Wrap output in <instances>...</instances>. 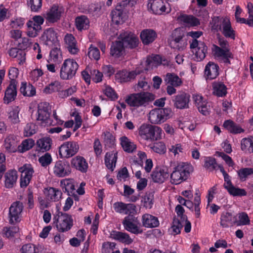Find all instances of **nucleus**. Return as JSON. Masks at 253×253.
<instances>
[{"label":"nucleus","instance_id":"1","mask_svg":"<svg viewBox=\"0 0 253 253\" xmlns=\"http://www.w3.org/2000/svg\"><path fill=\"white\" fill-rule=\"evenodd\" d=\"M155 99V95L154 94L149 92L141 91L130 94L126 99V101L130 106L138 108L146 106Z\"/></svg>","mask_w":253,"mask_h":253},{"label":"nucleus","instance_id":"2","mask_svg":"<svg viewBox=\"0 0 253 253\" xmlns=\"http://www.w3.org/2000/svg\"><path fill=\"white\" fill-rule=\"evenodd\" d=\"M193 171L192 166L185 163H180L174 168L170 174L171 182L173 184H179L186 180L191 172Z\"/></svg>","mask_w":253,"mask_h":253},{"label":"nucleus","instance_id":"3","mask_svg":"<svg viewBox=\"0 0 253 253\" xmlns=\"http://www.w3.org/2000/svg\"><path fill=\"white\" fill-rule=\"evenodd\" d=\"M162 129L159 126L144 124L139 129V134L144 139L152 141L161 139Z\"/></svg>","mask_w":253,"mask_h":253},{"label":"nucleus","instance_id":"4","mask_svg":"<svg viewBox=\"0 0 253 253\" xmlns=\"http://www.w3.org/2000/svg\"><path fill=\"white\" fill-rule=\"evenodd\" d=\"M171 113L169 108H155L150 111L148 120L152 124H160L169 118Z\"/></svg>","mask_w":253,"mask_h":253},{"label":"nucleus","instance_id":"5","mask_svg":"<svg viewBox=\"0 0 253 253\" xmlns=\"http://www.w3.org/2000/svg\"><path fill=\"white\" fill-rule=\"evenodd\" d=\"M53 220V222L56 223L57 230L60 232H64L69 230L73 225L72 216L61 211H57Z\"/></svg>","mask_w":253,"mask_h":253},{"label":"nucleus","instance_id":"6","mask_svg":"<svg viewBox=\"0 0 253 253\" xmlns=\"http://www.w3.org/2000/svg\"><path fill=\"white\" fill-rule=\"evenodd\" d=\"M78 68V63L74 59H66L60 69V78L66 80L72 79L75 76Z\"/></svg>","mask_w":253,"mask_h":253},{"label":"nucleus","instance_id":"7","mask_svg":"<svg viewBox=\"0 0 253 253\" xmlns=\"http://www.w3.org/2000/svg\"><path fill=\"white\" fill-rule=\"evenodd\" d=\"M79 146L75 141L64 142L59 148V154L61 158H69L75 155L79 151Z\"/></svg>","mask_w":253,"mask_h":253},{"label":"nucleus","instance_id":"8","mask_svg":"<svg viewBox=\"0 0 253 253\" xmlns=\"http://www.w3.org/2000/svg\"><path fill=\"white\" fill-rule=\"evenodd\" d=\"M190 47L192 49L194 52L195 50V55L198 61L203 60L207 53L208 47L205 43L202 42H199L197 39H192L190 41Z\"/></svg>","mask_w":253,"mask_h":253},{"label":"nucleus","instance_id":"9","mask_svg":"<svg viewBox=\"0 0 253 253\" xmlns=\"http://www.w3.org/2000/svg\"><path fill=\"white\" fill-rule=\"evenodd\" d=\"M184 35L180 29H176L172 33V40L169 42L171 47L178 50H183L187 45L186 41L183 39Z\"/></svg>","mask_w":253,"mask_h":253},{"label":"nucleus","instance_id":"10","mask_svg":"<svg viewBox=\"0 0 253 253\" xmlns=\"http://www.w3.org/2000/svg\"><path fill=\"white\" fill-rule=\"evenodd\" d=\"M119 40L123 43L124 47L129 48H134L138 46L139 40L137 36L131 32H125L121 33Z\"/></svg>","mask_w":253,"mask_h":253},{"label":"nucleus","instance_id":"11","mask_svg":"<svg viewBox=\"0 0 253 253\" xmlns=\"http://www.w3.org/2000/svg\"><path fill=\"white\" fill-rule=\"evenodd\" d=\"M53 172L55 176L59 177L69 175L71 172L69 163L66 161H57L53 168Z\"/></svg>","mask_w":253,"mask_h":253},{"label":"nucleus","instance_id":"12","mask_svg":"<svg viewBox=\"0 0 253 253\" xmlns=\"http://www.w3.org/2000/svg\"><path fill=\"white\" fill-rule=\"evenodd\" d=\"M23 210V204L20 201L12 203L9 208V223L14 224L20 221L19 216Z\"/></svg>","mask_w":253,"mask_h":253},{"label":"nucleus","instance_id":"13","mask_svg":"<svg viewBox=\"0 0 253 253\" xmlns=\"http://www.w3.org/2000/svg\"><path fill=\"white\" fill-rule=\"evenodd\" d=\"M51 107L47 102H42L38 106L37 120L40 121L42 124L49 123Z\"/></svg>","mask_w":253,"mask_h":253},{"label":"nucleus","instance_id":"14","mask_svg":"<svg viewBox=\"0 0 253 253\" xmlns=\"http://www.w3.org/2000/svg\"><path fill=\"white\" fill-rule=\"evenodd\" d=\"M212 49L213 55L216 58L222 60L225 64H231L230 59L233 58V55L229 49H225L213 44Z\"/></svg>","mask_w":253,"mask_h":253},{"label":"nucleus","instance_id":"15","mask_svg":"<svg viewBox=\"0 0 253 253\" xmlns=\"http://www.w3.org/2000/svg\"><path fill=\"white\" fill-rule=\"evenodd\" d=\"M21 173L20 178V186L26 187L29 184L32 177L34 170L30 164H26L19 169Z\"/></svg>","mask_w":253,"mask_h":253},{"label":"nucleus","instance_id":"16","mask_svg":"<svg viewBox=\"0 0 253 253\" xmlns=\"http://www.w3.org/2000/svg\"><path fill=\"white\" fill-rule=\"evenodd\" d=\"M190 95L184 92H180L174 97L172 101L174 106L179 109H187L189 107Z\"/></svg>","mask_w":253,"mask_h":253},{"label":"nucleus","instance_id":"17","mask_svg":"<svg viewBox=\"0 0 253 253\" xmlns=\"http://www.w3.org/2000/svg\"><path fill=\"white\" fill-rule=\"evenodd\" d=\"M141 72V71L136 70L131 72L122 70L118 72L116 74V77L120 80L121 83H126L134 80L136 76L139 75Z\"/></svg>","mask_w":253,"mask_h":253},{"label":"nucleus","instance_id":"18","mask_svg":"<svg viewBox=\"0 0 253 253\" xmlns=\"http://www.w3.org/2000/svg\"><path fill=\"white\" fill-rule=\"evenodd\" d=\"M193 98L199 111L205 116L209 114L210 106L207 105V100L200 95H194Z\"/></svg>","mask_w":253,"mask_h":253},{"label":"nucleus","instance_id":"19","mask_svg":"<svg viewBox=\"0 0 253 253\" xmlns=\"http://www.w3.org/2000/svg\"><path fill=\"white\" fill-rule=\"evenodd\" d=\"M219 67L217 64L209 62L205 68V76L206 79L213 80L219 75Z\"/></svg>","mask_w":253,"mask_h":253},{"label":"nucleus","instance_id":"20","mask_svg":"<svg viewBox=\"0 0 253 253\" xmlns=\"http://www.w3.org/2000/svg\"><path fill=\"white\" fill-rule=\"evenodd\" d=\"M63 12V9L62 7H59L57 6H53L49 11L46 14L45 19L49 23H55L59 20Z\"/></svg>","mask_w":253,"mask_h":253},{"label":"nucleus","instance_id":"21","mask_svg":"<svg viewBox=\"0 0 253 253\" xmlns=\"http://www.w3.org/2000/svg\"><path fill=\"white\" fill-rule=\"evenodd\" d=\"M17 84L10 83L5 91L4 103L8 104L14 101L17 96Z\"/></svg>","mask_w":253,"mask_h":253},{"label":"nucleus","instance_id":"22","mask_svg":"<svg viewBox=\"0 0 253 253\" xmlns=\"http://www.w3.org/2000/svg\"><path fill=\"white\" fill-rule=\"evenodd\" d=\"M71 165L83 173H85L87 170L88 164L83 157L78 156L73 158L71 160Z\"/></svg>","mask_w":253,"mask_h":253},{"label":"nucleus","instance_id":"23","mask_svg":"<svg viewBox=\"0 0 253 253\" xmlns=\"http://www.w3.org/2000/svg\"><path fill=\"white\" fill-rule=\"evenodd\" d=\"M168 169H156L151 174L152 180L156 183H163L169 177Z\"/></svg>","mask_w":253,"mask_h":253},{"label":"nucleus","instance_id":"24","mask_svg":"<svg viewBox=\"0 0 253 253\" xmlns=\"http://www.w3.org/2000/svg\"><path fill=\"white\" fill-rule=\"evenodd\" d=\"M219 30L222 32L225 37L235 39L234 31L232 28L228 19L224 18L222 20V25H220Z\"/></svg>","mask_w":253,"mask_h":253},{"label":"nucleus","instance_id":"25","mask_svg":"<svg viewBox=\"0 0 253 253\" xmlns=\"http://www.w3.org/2000/svg\"><path fill=\"white\" fill-rule=\"evenodd\" d=\"M42 38L45 41L46 45H52L56 44L58 42L57 33L53 28H48L46 30L42 36Z\"/></svg>","mask_w":253,"mask_h":253},{"label":"nucleus","instance_id":"26","mask_svg":"<svg viewBox=\"0 0 253 253\" xmlns=\"http://www.w3.org/2000/svg\"><path fill=\"white\" fill-rule=\"evenodd\" d=\"M157 37V34L152 29L143 30L140 33V38L143 44L145 45L152 43Z\"/></svg>","mask_w":253,"mask_h":253},{"label":"nucleus","instance_id":"27","mask_svg":"<svg viewBox=\"0 0 253 253\" xmlns=\"http://www.w3.org/2000/svg\"><path fill=\"white\" fill-rule=\"evenodd\" d=\"M110 236L113 239L127 245L130 244L133 242L132 239H131L129 236L126 233L117 231H112L111 232Z\"/></svg>","mask_w":253,"mask_h":253},{"label":"nucleus","instance_id":"28","mask_svg":"<svg viewBox=\"0 0 253 253\" xmlns=\"http://www.w3.org/2000/svg\"><path fill=\"white\" fill-rule=\"evenodd\" d=\"M124 45L120 40L112 43L110 48V54L115 57H119L123 55L125 50Z\"/></svg>","mask_w":253,"mask_h":253},{"label":"nucleus","instance_id":"29","mask_svg":"<svg viewBox=\"0 0 253 253\" xmlns=\"http://www.w3.org/2000/svg\"><path fill=\"white\" fill-rule=\"evenodd\" d=\"M143 225L147 228H154L159 226L158 218L151 214H145L142 216Z\"/></svg>","mask_w":253,"mask_h":253},{"label":"nucleus","instance_id":"30","mask_svg":"<svg viewBox=\"0 0 253 253\" xmlns=\"http://www.w3.org/2000/svg\"><path fill=\"white\" fill-rule=\"evenodd\" d=\"M5 186L7 188H11L16 183L17 179V171L11 170L7 171L5 174Z\"/></svg>","mask_w":253,"mask_h":253},{"label":"nucleus","instance_id":"31","mask_svg":"<svg viewBox=\"0 0 253 253\" xmlns=\"http://www.w3.org/2000/svg\"><path fill=\"white\" fill-rule=\"evenodd\" d=\"M213 93L218 97L225 96L227 92L226 85L222 82H214L212 84Z\"/></svg>","mask_w":253,"mask_h":253},{"label":"nucleus","instance_id":"32","mask_svg":"<svg viewBox=\"0 0 253 253\" xmlns=\"http://www.w3.org/2000/svg\"><path fill=\"white\" fill-rule=\"evenodd\" d=\"M123 224L126 230L132 233L137 234L142 232V230H140L136 225L130 220L128 216L125 218L123 221Z\"/></svg>","mask_w":253,"mask_h":253},{"label":"nucleus","instance_id":"33","mask_svg":"<svg viewBox=\"0 0 253 253\" xmlns=\"http://www.w3.org/2000/svg\"><path fill=\"white\" fill-rule=\"evenodd\" d=\"M52 140L50 137H42L37 141V145L39 148V151L42 152H46L51 148Z\"/></svg>","mask_w":253,"mask_h":253},{"label":"nucleus","instance_id":"34","mask_svg":"<svg viewBox=\"0 0 253 253\" xmlns=\"http://www.w3.org/2000/svg\"><path fill=\"white\" fill-rule=\"evenodd\" d=\"M20 91L25 96L32 97L36 94V88L30 84H27L25 82L21 83Z\"/></svg>","mask_w":253,"mask_h":253},{"label":"nucleus","instance_id":"35","mask_svg":"<svg viewBox=\"0 0 253 253\" xmlns=\"http://www.w3.org/2000/svg\"><path fill=\"white\" fill-rule=\"evenodd\" d=\"M223 126L232 133L236 134L244 132V129L242 128L239 125L230 120L224 122Z\"/></svg>","mask_w":253,"mask_h":253},{"label":"nucleus","instance_id":"36","mask_svg":"<svg viewBox=\"0 0 253 253\" xmlns=\"http://www.w3.org/2000/svg\"><path fill=\"white\" fill-rule=\"evenodd\" d=\"M241 149L245 153H253V136L243 138L241 141Z\"/></svg>","mask_w":253,"mask_h":253},{"label":"nucleus","instance_id":"37","mask_svg":"<svg viewBox=\"0 0 253 253\" xmlns=\"http://www.w3.org/2000/svg\"><path fill=\"white\" fill-rule=\"evenodd\" d=\"M117 160V153L108 152L105 157V163L106 166L112 171L114 170Z\"/></svg>","mask_w":253,"mask_h":253},{"label":"nucleus","instance_id":"38","mask_svg":"<svg viewBox=\"0 0 253 253\" xmlns=\"http://www.w3.org/2000/svg\"><path fill=\"white\" fill-rule=\"evenodd\" d=\"M121 144L124 150L127 153H132L136 149V145L126 136L121 137Z\"/></svg>","mask_w":253,"mask_h":253},{"label":"nucleus","instance_id":"39","mask_svg":"<svg viewBox=\"0 0 253 253\" xmlns=\"http://www.w3.org/2000/svg\"><path fill=\"white\" fill-rule=\"evenodd\" d=\"M61 184H63L62 189L63 192H67V195L70 196H75V188L73 182L70 180L66 179L61 181Z\"/></svg>","mask_w":253,"mask_h":253},{"label":"nucleus","instance_id":"40","mask_svg":"<svg viewBox=\"0 0 253 253\" xmlns=\"http://www.w3.org/2000/svg\"><path fill=\"white\" fill-rule=\"evenodd\" d=\"M165 81L174 86H178L181 84L182 81L179 77L174 73H167L166 75Z\"/></svg>","mask_w":253,"mask_h":253},{"label":"nucleus","instance_id":"41","mask_svg":"<svg viewBox=\"0 0 253 253\" xmlns=\"http://www.w3.org/2000/svg\"><path fill=\"white\" fill-rule=\"evenodd\" d=\"M75 22L76 27L79 30H85L89 27V20L84 15L77 17Z\"/></svg>","mask_w":253,"mask_h":253},{"label":"nucleus","instance_id":"42","mask_svg":"<svg viewBox=\"0 0 253 253\" xmlns=\"http://www.w3.org/2000/svg\"><path fill=\"white\" fill-rule=\"evenodd\" d=\"M179 19L184 23L190 26H196L200 25V21L193 15H181Z\"/></svg>","mask_w":253,"mask_h":253},{"label":"nucleus","instance_id":"43","mask_svg":"<svg viewBox=\"0 0 253 253\" xmlns=\"http://www.w3.org/2000/svg\"><path fill=\"white\" fill-rule=\"evenodd\" d=\"M4 146L6 150L9 153L15 152L17 150L16 141L11 136L5 138Z\"/></svg>","mask_w":253,"mask_h":253},{"label":"nucleus","instance_id":"44","mask_svg":"<svg viewBox=\"0 0 253 253\" xmlns=\"http://www.w3.org/2000/svg\"><path fill=\"white\" fill-rule=\"evenodd\" d=\"M111 17L112 22L116 25L123 24L126 19L125 13L118 11H112L111 12Z\"/></svg>","mask_w":253,"mask_h":253},{"label":"nucleus","instance_id":"45","mask_svg":"<svg viewBox=\"0 0 253 253\" xmlns=\"http://www.w3.org/2000/svg\"><path fill=\"white\" fill-rule=\"evenodd\" d=\"M49 60L55 64H59L62 61V54L59 48L56 47L50 51Z\"/></svg>","mask_w":253,"mask_h":253},{"label":"nucleus","instance_id":"46","mask_svg":"<svg viewBox=\"0 0 253 253\" xmlns=\"http://www.w3.org/2000/svg\"><path fill=\"white\" fill-rule=\"evenodd\" d=\"M225 189L229 193L233 196H243L247 195V192L244 189L235 187L233 184L230 185L228 187H225Z\"/></svg>","mask_w":253,"mask_h":253},{"label":"nucleus","instance_id":"47","mask_svg":"<svg viewBox=\"0 0 253 253\" xmlns=\"http://www.w3.org/2000/svg\"><path fill=\"white\" fill-rule=\"evenodd\" d=\"M62 194V193L60 190L54 188L50 187L47 191L46 196L50 200L56 201L61 198Z\"/></svg>","mask_w":253,"mask_h":253},{"label":"nucleus","instance_id":"48","mask_svg":"<svg viewBox=\"0 0 253 253\" xmlns=\"http://www.w3.org/2000/svg\"><path fill=\"white\" fill-rule=\"evenodd\" d=\"M34 144L35 142L32 139H26L18 146V150L21 153H23L31 149Z\"/></svg>","mask_w":253,"mask_h":253},{"label":"nucleus","instance_id":"49","mask_svg":"<svg viewBox=\"0 0 253 253\" xmlns=\"http://www.w3.org/2000/svg\"><path fill=\"white\" fill-rule=\"evenodd\" d=\"M62 86L60 83L57 81L51 83L48 85L46 86L43 89V92L46 94L51 93L60 90Z\"/></svg>","mask_w":253,"mask_h":253},{"label":"nucleus","instance_id":"50","mask_svg":"<svg viewBox=\"0 0 253 253\" xmlns=\"http://www.w3.org/2000/svg\"><path fill=\"white\" fill-rule=\"evenodd\" d=\"M232 220V213L228 212L223 213L221 215L220 224L223 228H227L229 226L228 224L231 222Z\"/></svg>","mask_w":253,"mask_h":253},{"label":"nucleus","instance_id":"51","mask_svg":"<svg viewBox=\"0 0 253 253\" xmlns=\"http://www.w3.org/2000/svg\"><path fill=\"white\" fill-rule=\"evenodd\" d=\"M182 227V223L180 221L179 219L174 217L173 219L172 225L171 227L172 234L173 235L179 234Z\"/></svg>","mask_w":253,"mask_h":253},{"label":"nucleus","instance_id":"52","mask_svg":"<svg viewBox=\"0 0 253 253\" xmlns=\"http://www.w3.org/2000/svg\"><path fill=\"white\" fill-rule=\"evenodd\" d=\"M20 108L16 106L9 112L8 119L13 124H17L20 122L19 118V113Z\"/></svg>","mask_w":253,"mask_h":253},{"label":"nucleus","instance_id":"53","mask_svg":"<svg viewBox=\"0 0 253 253\" xmlns=\"http://www.w3.org/2000/svg\"><path fill=\"white\" fill-rule=\"evenodd\" d=\"M104 143L105 147H112L115 144V138L113 135L108 131L104 133Z\"/></svg>","mask_w":253,"mask_h":253},{"label":"nucleus","instance_id":"54","mask_svg":"<svg viewBox=\"0 0 253 253\" xmlns=\"http://www.w3.org/2000/svg\"><path fill=\"white\" fill-rule=\"evenodd\" d=\"M252 174H253V168H242L238 171V174L240 179L243 181L245 180L248 176Z\"/></svg>","mask_w":253,"mask_h":253},{"label":"nucleus","instance_id":"55","mask_svg":"<svg viewBox=\"0 0 253 253\" xmlns=\"http://www.w3.org/2000/svg\"><path fill=\"white\" fill-rule=\"evenodd\" d=\"M88 55L90 59L98 60L100 56V51L97 47L91 45L88 49Z\"/></svg>","mask_w":253,"mask_h":253},{"label":"nucleus","instance_id":"56","mask_svg":"<svg viewBox=\"0 0 253 253\" xmlns=\"http://www.w3.org/2000/svg\"><path fill=\"white\" fill-rule=\"evenodd\" d=\"M152 150L159 154L165 153L166 151V148L165 144L163 142H158L154 144L151 146Z\"/></svg>","mask_w":253,"mask_h":253},{"label":"nucleus","instance_id":"57","mask_svg":"<svg viewBox=\"0 0 253 253\" xmlns=\"http://www.w3.org/2000/svg\"><path fill=\"white\" fill-rule=\"evenodd\" d=\"M39 161L42 167H47L52 162L51 155L49 153H45L43 156L39 158Z\"/></svg>","mask_w":253,"mask_h":253},{"label":"nucleus","instance_id":"58","mask_svg":"<svg viewBox=\"0 0 253 253\" xmlns=\"http://www.w3.org/2000/svg\"><path fill=\"white\" fill-rule=\"evenodd\" d=\"M27 3L33 11H38L42 7V0H28Z\"/></svg>","mask_w":253,"mask_h":253},{"label":"nucleus","instance_id":"59","mask_svg":"<svg viewBox=\"0 0 253 253\" xmlns=\"http://www.w3.org/2000/svg\"><path fill=\"white\" fill-rule=\"evenodd\" d=\"M21 251L22 253H38V249L32 244H27L22 246Z\"/></svg>","mask_w":253,"mask_h":253},{"label":"nucleus","instance_id":"60","mask_svg":"<svg viewBox=\"0 0 253 253\" xmlns=\"http://www.w3.org/2000/svg\"><path fill=\"white\" fill-rule=\"evenodd\" d=\"M144 206L147 208H151L153 205V195L151 193H146L143 197Z\"/></svg>","mask_w":253,"mask_h":253},{"label":"nucleus","instance_id":"61","mask_svg":"<svg viewBox=\"0 0 253 253\" xmlns=\"http://www.w3.org/2000/svg\"><path fill=\"white\" fill-rule=\"evenodd\" d=\"M217 166L215 159L213 158L209 157L206 159L205 163V167L210 170L215 169Z\"/></svg>","mask_w":253,"mask_h":253},{"label":"nucleus","instance_id":"62","mask_svg":"<svg viewBox=\"0 0 253 253\" xmlns=\"http://www.w3.org/2000/svg\"><path fill=\"white\" fill-rule=\"evenodd\" d=\"M35 126L32 123L27 124L24 128V135L30 136L36 133L35 129Z\"/></svg>","mask_w":253,"mask_h":253},{"label":"nucleus","instance_id":"63","mask_svg":"<svg viewBox=\"0 0 253 253\" xmlns=\"http://www.w3.org/2000/svg\"><path fill=\"white\" fill-rule=\"evenodd\" d=\"M18 75V70L14 67L11 68L9 70L8 76L10 80V83L17 84L15 79Z\"/></svg>","mask_w":253,"mask_h":253},{"label":"nucleus","instance_id":"64","mask_svg":"<svg viewBox=\"0 0 253 253\" xmlns=\"http://www.w3.org/2000/svg\"><path fill=\"white\" fill-rule=\"evenodd\" d=\"M162 62V57L159 55H155L152 57L147 58L146 63L147 65H150L152 63L156 65L161 64Z\"/></svg>","mask_w":253,"mask_h":253}]
</instances>
